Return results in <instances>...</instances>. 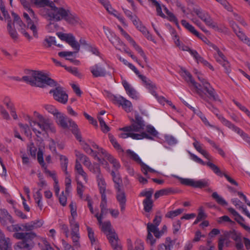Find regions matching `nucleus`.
Wrapping results in <instances>:
<instances>
[{"label": "nucleus", "mask_w": 250, "mask_h": 250, "mask_svg": "<svg viewBox=\"0 0 250 250\" xmlns=\"http://www.w3.org/2000/svg\"><path fill=\"white\" fill-rule=\"evenodd\" d=\"M58 0L51 2L49 8H43L41 14L48 21H59L64 20L68 9H65L59 3Z\"/></svg>", "instance_id": "obj_1"}, {"label": "nucleus", "mask_w": 250, "mask_h": 250, "mask_svg": "<svg viewBox=\"0 0 250 250\" xmlns=\"http://www.w3.org/2000/svg\"><path fill=\"white\" fill-rule=\"evenodd\" d=\"M15 238L21 240L17 243L16 250H31L34 246L33 239L36 237L34 232H16L13 234Z\"/></svg>", "instance_id": "obj_2"}, {"label": "nucleus", "mask_w": 250, "mask_h": 250, "mask_svg": "<svg viewBox=\"0 0 250 250\" xmlns=\"http://www.w3.org/2000/svg\"><path fill=\"white\" fill-rule=\"evenodd\" d=\"M34 126L37 131L34 132L37 137H40L43 132L55 131L52 121L48 118L44 117L41 114H38V121H36Z\"/></svg>", "instance_id": "obj_3"}, {"label": "nucleus", "mask_w": 250, "mask_h": 250, "mask_svg": "<svg viewBox=\"0 0 250 250\" xmlns=\"http://www.w3.org/2000/svg\"><path fill=\"white\" fill-rule=\"evenodd\" d=\"M55 117L56 122L59 125L63 128H71L72 133L75 135L77 139H79L81 138L78 125L74 121L61 112L58 113Z\"/></svg>", "instance_id": "obj_4"}, {"label": "nucleus", "mask_w": 250, "mask_h": 250, "mask_svg": "<svg viewBox=\"0 0 250 250\" xmlns=\"http://www.w3.org/2000/svg\"><path fill=\"white\" fill-rule=\"evenodd\" d=\"M194 13L208 27L216 31H220L217 24L211 18L209 14L200 8H195L193 10Z\"/></svg>", "instance_id": "obj_5"}, {"label": "nucleus", "mask_w": 250, "mask_h": 250, "mask_svg": "<svg viewBox=\"0 0 250 250\" xmlns=\"http://www.w3.org/2000/svg\"><path fill=\"white\" fill-rule=\"evenodd\" d=\"M34 76L36 79L35 86L44 87L47 85L51 87H54V86L57 84L56 81L48 77L42 72L35 71Z\"/></svg>", "instance_id": "obj_6"}, {"label": "nucleus", "mask_w": 250, "mask_h": 250, "mask_svg": "<svg viewBox=\"0 0 250 250\" xmlns=\"http://www.w3.org/2000/svg\"><path fill=\"white\" fill-rule=\"evenodd\" d=\"M173 176L178 179L182 185L192 187L194 188H202L209 186L208 180L207 179L195 180L193 179L181 178L177 175H174Z\"/></svg>", "instance_id": "obj_7"}, {"label": "nucleus", "mask_w": 250, "mask_h": 250, "mask_svg": "<svg viewBox=\"0 0 250 250\" xmlns=\"http://www.w3.org/2000/svg\"><path fill=\"white\" fill-rule=\"evenodd\" d=\"M55 88L51 89L50 93H52L54 99L63 104H65L68 101V95L63 89V88L61 86L57 83L56 85H55Z\"/></svg>", "instance_id": "obj_8"}, {"label": "nucleus", "mask_w": 250, "mask_h": 250, "mask_svg": "<svg viewBox=\"0 0 250 250\" xmlns=\"http://www.w3.org/2000/svg\"><path fill=\"white\" fill-rule=\"evenodd\" d=\"M0 9L5 20L8 21L7 24V30L11 37L16 40L18 39V34L15 29H13L11 25V21L8 11L6 10L5 5L1 0H0Z\"/></svg>", "instance_id": "obj_9"}, {"label": "nucleus", "mask_w": 250, "mask_h": 250, "mask_svg": "<svg viewBox=\"0 0 250 250\" xmlns=\"http://www.w3.org/2000/svg\"><path fill=\"white\" fill-rule=\"evenodd\" d=\"M57 35L61 40L66 42L70 45L76 51V52H79L80 49V45L76 40L75 37L72 34H66L59 32L57 33Z\"/></svg>", "instance_id": "obj_10"}, {"label": "nucleus", "mask_w": 250, "mask_h": 250, "mask_svg": "<svg viewBox=\"0 0 250 250\" xmlns=\"http://www.w3.org/2000/svg\"><path fill=\"white\" fill-rule=\"evenodd\" d=\"M142 82L145 86L148 89L149 92L154 96L160 103H163L165 100L163 97H159L156 92V86L150 79L146 76H141Z\"/></svg>", "instance_id": "obj_11"}, {"label": "nucleus", "mask_w": 250, "mask_h": 250, "mask_svg": "<svg viewBox=\"0 0 250 250\" xmlns=\"http://www.w3.org/2000/svg\"><path fill=\"white\" fill-rule=\"evenodd\" d=\"M181 74L188 83H190L192 85L194 86V87L196 89L197 92L200 97L206 100L205 97L202 93V90L200 88L201 85H199L195 82V81L192 79L191 75L185 69L183 68L181 69Z\"/></svg>", "instance_id": "obj_12"}, {"label": "nucleus", "mask_w": 250, "mask_h": 250, "mask_svg": "<svg viewBox=\"0 0 250 250\" xmlns=\"http://www.w3.org/2000/svg\"><path fill=\"white\" fill-rule=\"evenodd\" d=\"M93 77H104L107 74V71L104 64L99 62L89 67Z\"/></svg>", "instance_id": "obj_13"}, {"label": "nucleus", "mask_w": 250, "mask_h": 250, "mask_svg": "<svg viewBox=\"0 0 250 250\" xmlns=\"http://www.w3.org/2000/svg\"><path fill=\"white\" fill-rule=\"evenodd\" d=\"M145 130L146 131L142 132L141 133H138V135L141 136L139 137V140L143 139L144 138L153 140L155 137H157L159 134L158 132L155 128L151 125H145Z\"/></svg>", "instance_id": "obj_14"}, {"label": "nucleus", "mask_w": 250, "mask_h": 250, "mask_svg": "<svg viewBox=\"0 0 250 250\" xmlns=\"http://www.w3.org/2000/svg\"><path fill=\"white\" fill-rule=\"evenodd\" d=\"M103 29L107 38L116 48L119 49V46L124 45L123 42L121 41L120 38L108 27L104 26Z\"/></svg>", "instance_id": "obj_15"}, {"label": "nucleus", "mask_w": 250, "mask_h": 250, "mask_svg": "<svg viewBox=\"0 0 250 250\" xmlns=\"http://www.w3.org/2000/svg\"><path fill=\"white\" fill-rule=\"evenodd\" d=\"M207 166L218 176L220 177L224 176L227 181L230 183L231 184L235 185L236 186H238V183L235 181L233 179H232L230 176H229L227 174L222 172L220 168L216 166L213 163L210 162H208L207 164Z\"/></svg>", "instance_id": "obj_16"}, {"label": "nucleus", "mask_w": 250, "mask_h": 250, "mask_svg": "<svg viewBox=\"0 0 250 250\" xmlns=\"http://www.w3.org/2000/svg\"><path fill=\"white\" fill-rule=\"evenodd\" d=\"M203 88L207 93V98L214 101H220L218 95L209 83H205Z\"/></svg>", "instance_id": "obj_17"}, {"label": "nucleus", "mask_w": 250, "mask_h": 250, "mask_svg": "<svg viewBox=\"0 0 250 250\" xmlns=\"http://www.w3.org/2000/svg\"><path fill=\"white\" fill-rule=\"evenodd\" d=\"M133 24L136 26L138 30L142 33V34L149 40L153 41V37L150 34L146 28L144 26L142 22L135 16L134 20L133 21Z\"/></svg>", "instance_id": "obj_18"}, {"label": "nucleus", "mask_w": 250, "mask_h": 250, "mask_svg": "<svg viewBox=\"0 0 250 250\" xmlns=\"http://www.w3.org/2000/svg\"><path fill=\"white\" fill-rule=\"evenodd\" d=\"M229 212L233 215L235 218V220L246 231L250 233V227L244 224L245 220L234 208H228Z\"/></svg>", "instance_id": "obj_19"}, {"label": "nucleus", "mask_w": 250, "mask_h": 250, "mask_svg": "<svg viewBox=\"0 0 250 250\" xmlns=\"http://www.w3.org/2000/svg\"><path fill=\"white\" fill-rule=\"evenodd\" d=\"M107 238L114 250H122L121 244L116 232L107 234Z\"/></svg>", "instance_id": "obj_20"}, {"label": "nucleus", "mask_w": 250, "mask_h": 250, "mask_svg": "<svg viewBox=\"0 0 250 250\" xmlns=\"http://www.w3.org/2000/svg\"><path fill=\"white\" fill-rule=\"evenodd\" d=\"M145 128V125L133 123L131 125L121 128L120 130L124 132H139L141 133L142 132H144Z\"/></svg>", "instance_id": "obj_21"}, {"label": "nucleus", "mask_w": 250, "mask_h": 250, "mask_svg": "<svg viewBox=\"0 0 250 250\" xmlns=\"http://www.w3.org/2000/svg\"><path fill=\"white\" fill-rule=\"evenodd\" d=\"M116 198L119 203L121 211H124L125 208V203L126 201V196L125 191L122 188L116 189Z\"/></svg>", "instance_id": "obj_22"}, {"label": "nucleus", "mask_w": 250, "mask_h": 250, "mask_svg": "<svg viewBox=\"0 0 250 250\" xmlns=\"http://www.w3.org/2000/svg\"><path fill=\"white\" fill-rule=\"evenodd\" d=\"M116 101L126 112L128 113L132 111L133 106L132 103L129 100L122 96H120L116 98Z\"/></svg>", "instance_id": "obj_23"}, {"label": "nucleus", "mask_w": 250, "mask_h": 250, "mask_svg": "<svg viewBox=\"0 0 250 250\" xmlns=\"http://www.w3.org/2000/svg\"><path fill=\"white\" fill-rule=\"evenodd\" d=\"M122 83L127 94L130 97L136 100L138 98L137 92L125 80H123Z\"/></svg>", "instance_id": "obj_24"}, {"label": "nucleus", "mask_w": 250, "mask_h": 250, "mask_svg": "<svg viewBox=\"0 0 250 250\" xmlns=\"http://www.w3.org/2000/svg\"><path fill=\"white\" fill-rule=\"evenodd\" d=\"M64 20L68 23L73 25L80 24L81 22L78 16L74 13H71L68 9Z\"/></svg>", "instance_id": "obj_25"}, {"label": "nucleus", "mask_w": 250, "mask_h": 250, "mask_svg": "<svg viewBox=\"0 0 250 250\" xmlns=\"http://www.w3.org/2000/svg\"><path fill=\"white\" fill-rule=\"evenodd\" d=\"M77 140L81 143V145L86 153L93 156L95 159L97 158L100 163H102V160L97 156V152L96 151H94L84 141H82L81 136L79 139Z\"/></svg>", "instance_id": "obj_26"}, {"label": "nucleus", "mask_w": 250, "mask_h": 250, "mask_svg": "<svg viewBox=\"0 0 250 250\" xmlns=\"http://www.w3.org/2000/svg\"><path fill=\"white\" fill-rule=\"evenodd\" d=\"M76 53H77L76 51H62L59 52L58 55L61 57L65 58L66 60L69 61L75 64L79 65L80 63L79 61L75 59L74 55Z\"/></svg>", "instance_id": "obj_27"}, {"label": "nucleus", "mask_w": 250, "mask_h": 250, "mask_svg": "<svg viewBox=\"0 0 250 250\" xmlns=\"http://www.w3.org/2000/svg\"><path fill=\"white\" fill-rule=\"evenodd\" d=\"M101 150L102 151V154L104 158L107 159L108 161L113 165V167L115 169L118 170L120 168V165L117 159L107 153L105 150L101 149Z\"/></svg>", "instance_id": "obj_28"}, {"label": "nucleus", "mask_w": 250, "mask_h": 250, "mask_svg": "<svg viewBox=\"0 0 250 250\" xmlns=\"http://www.w3.org/2000/svg\"><path fill=\"white\" fill-rule=\"evenodd\" d=\"M193 140H194V142L193 143V146L195 149L200 153L207 159L208 160H211L212 159L211 156L206 150L202 148L201 145L199 142L197 141L195 138H193Z\"/></svg>", "instance_id": "obj_29"}, {"label": "nucleus", "mask_w": 250, "mask_h": 250, "mask_svg": "<svg viewBox=\"0 0 250 250\" xmlns=\"http://www.w3.org/2000/svg\"><path fill=\"white\" fill-rule=\"evenodd\" d=\"M42 225V223L38 220L21 224V228H22L21 231H31L35 228L40 227Z\"/></svg>", "instance_id": "obj_30"}, {"label": "nucleus", "mask_w": 250, "mask_h": 250, "mask_svg": "<svg viewBox=\"0 0 250 250\" xmlns=\"http://www.w3.org/2000/svg\"><path fill=\"white\" fill-rule=\"evenodd\" d=\"M87 163L85 164V166L90 171L96 175L97 177L99 175H102L100 165L96 163L92 164L90 161H86Z\"/></svg>", "instance_id": "obj_31"}, {"label": "nucleus", "mask_w": 250, "mask_h": 250, "mask_svg": "<svg viewBox=\"0 0 250 250\" xmlns=\"http://www.w3.org/2000/svg\"><path fill=\"white\" fill-rule=\"evenodd\" d=\"M229 234V232L226 231L223 235L219 237L218 243V250H223V248L225 246H229V240L228 237Z\"/></svg>", "instance_id": "obj_32"}, {"label": "nucleus", "mask_w": 250, "mask_h": 250, "mask_svg": "<svg viewBox=\"0 0 250 250\" xmlns=\"http://www.w3.org/2000/svg\"><path fill=\"white\" fill-rule=\"evenodd\" d=\"M175 242L171 240L170 237L166 239L165 243H162L158 246L157 250H172Z\"/></svg>", "instance_id": "obj_33"}, {"label": "nucleus", "mask_w": 250, "mask_h": 250, "mask_svg": "<svg viewBox=\"0 0 250 250\" xmlns=\"http://www.w3.org/2000/svg\"><path fill=\"white\" fill-rule=\"evenodd\" d=\"M147 230L148 233H153L157 238H159L164 234V231L159 230L157 225H155L151 223H148L147 224Z\"/></svg>", "instance_id": "obj_34"}, {"label": "nucleus", "mask_w": 250, "mask_h": 250, "mask_svg": "<svg viewBox=\"0 0 250 250\" xmlns=\"http://www.w3.org/2000/svg\"><path fill=\"white\" fill-rule=\"evenodd\" d=\"M23 17L26 20L27 27L30 28L32 31L33 36L35 38H38V32L36 26L33 22L32 20L30 19L28 14L26 13H24Z\"/></svg>", "instance_id": "obj_35"}, {"label": "nucleus", "mask_w": 250, "mask_h": 250, "mask_svg": "<svg viewBox=\"0 0 250 250\" xmlns=\"http://www.w3.org/2000/svg\"><path fill=\"white\" fill-rule=\"evenodd\" d=\"M97 181L100 190V192L101 194V197H102V196H103L104 195H106L105 190L106 184L102 175H99L97 177Z\"/></svg>", "instance_id": "obj_36"}, {"label": "nucleus", "mask_w": 250, "mask_h": 250, "mask_svg": "<svg viewBox=\"0 0 250 250\" xmlns=\"http://www.w3.org/2000/svg\"><path fill=\"white\" fill-rule=\"evenodd\" d=\"M211 47L216 52V53L214 54V57L217 62L221 63L226 60L225 56L216 45L211 44Z\"/></svg>", "instance_id": "obj_37"}, {"label": "nucleus", "mask_w": 250, "mask_h": 250, "mask_svg": "<svg viewBox=\"0 0 250 250\" xmlns=\"http://www.w3.org/2000/svg\"><path fill=\"white\" fill-rule=\"evenodd\" d=\"M75 170L79 175L82 176L83 177L84 180L86 182H87L88 180L87 174L83 170L82 165L81 164L80 162L78 161V159L76 160Z\"/></svg>", "instance_id": "obj_38"}, {"label": "nucleus", "mask_w": 250, "mask_h": 250, "mask_svg": "<svg viewBox=\"0 0 250 250\" xmlns=\"http://www.w3.org/2000/svg\"><path fill=\"white\" fill-rule=\"evenodd\" d=\"M231 202L236 208L242 209L243 213L250 219V213L246 208L244 207L243 203L239 200L237 198L232 199Z\"/></svg>", "instance_id": "obj_39"}, {"label": "nucleus", "mask_w": 250, "mask_h": 250, "mask_svg": "<svg viewBox=\"0 0 250 250\" xmlns=\"http://www.w3.org/2000/svg\"><path fill=\"white\" fill-rule=\"evenodd\" d=\"M181 24L183 26H184L187 30H188L189 32L192 33L193 35L198 37L199 38H201V35L195 30V28L188 22H187L186 20H183L181 21Z\"/></svg>", "instance_id": "obj_40"}, {"label": "nucleus", "mask_w": 250, "mask_h": 250, "mask_svg": "<svg viewBox=\"0 0 250 250\" xmlns=\"http://www.w3.org/2000/svg\"><path fill=\"white\" fill-rule=\"evenodd\" d=\"M101 202L100 203V207L101 208V213L99 214L102 216L105 215L107 213L108 209L107 208V200L106 195H103L101 197Z\"/></svg>", "instance_id": "obj_41"}, {"label": "nucleus", "mask_w": 250, "mask_h": 250, "mask_svg": "<svg viewBox=\"0 0 250 250\" xmlns=\"http://www.w3.org/2000/svg\"><path fill=\"white\" fill-rule=\"evenodd\" d=\"M34 73L35 71H31L29 75L22 77V80L32 86H35L36 79Z\"/></svg>", "instance_id": "obj_42"}, {"label": "nucleus", "mask_w": 250, "mask_h": 250, "mask_svg": "<svg viewBox=\"0 0 250 250\" xmlns=\"http://www.w3.org/2000/svg\"><path fill=\"white\" fill-rule=\"evenodd\" d=\"M61 166L62 170L64 172L65 175H68L67 166L68 164V158L64 155H59Z\"/></svg>", "instance_id": "obj_43"}, {"label": "nucleus", "mask_w": 250, "mask_h": 250, "mask_svg": "<svg viewBox=\"0 0 250 250\" xmlns=\"http://www.w3.org/2000/svg\"><path fill=\"white\" fill-rule=\"evenodd\" d=\"M111 174L112 176L113 180L115 183L114 187L115 189L121 188L122 180L119 175L116 174V173L113 171L111 172Z\"/></svg>", "instance_id": "obj_44"}, {"label": "nucleus", "mask_w": 250, "mask_h": 250, "mask_svg": "<svg viewBox=\"0 0 250 250\" xmlns=\"http://www.w3.org/2000/svg\"><path fill=\"white\" fill-rule=\"evenodd\" d=\"M102 230L104 232L106 236H107V234L115 233V231L111 229V225L109 221L104 222L102 226Z\"/></svg>", "instance_id": "obj_45"}, {"label": "nucleus", "mask_w": 250, "mask_h": 250, "mask_svg": "<svg viewBox=\"0 0 250 250\" xmlns=\"http://www.w3.org/2000/svg\"><path fill=\"white\" fill-rule=\"evenodd\" d=\"M126 153L128 155V156L132 160H134L136 162H137L138 164H140L141 166H142V163H144L141 159L140 158L139 156L135 153L134 151L128 149L126 150Z\"/></svg>", "instance_id": "obj_46"}, {"label": "nucleus", "mask_w": 250, "mask_h": 250, "mask_svg": "<svg viewBox=\"0 0 250 250\" xmlns=\"http://www.w3.org/2000/svg\"><path fill=\"white\" fill-rule=\"evenodd\" d=\"M140 136V135H138V133L131 132H125V133H122L119 135V137L121 138L125 139L128 137H130L134 140H139V137Z\"/></svg>", "instance_id": "obj_47"}, {"label": "nucleus", "mask_w": 250, "mask_h": 250, "mask_svg": "<svg viewBox=\"0 0 250 250\" xmlns=\"http://www.w3.org/2000/svg\"><path fill=\"white\" fill-rule=\"evenodd\" d=\"M31 3L37 7H44L50 3L49 0H30Z\"/></svg>", "instance_id": "obj_48"}, {"label": "nucleus", "mask_w": 250, "mask_h": 250, "mask_svg": "<svg viewBox=\"0 0 250 250\" xmlns=\"http://www.w3.org/2000/svg\"><path fill=\"white\" fill-rule=\"evenodd\" d=\"M71 229V234L79 232V224L76 221L70 220L69 221Z\"/></svg>", "instance_id": "obj_49"}, {"label": "nucleus", "mask_w": 250, "mask_h": 250, "mask_svg": "<svg viewBox=\"0 0 250 250\" xmlns=\"http://www.w3.org/2000/svg\"><path fill=\"white\" fill-rule=\"evenodd\" d=\"M212 198L215 200L217 203L222 206H226L228 203L226 200L221 196H220L216 192H214L212 194Z\"/></svg>", "instance_id": "obj_50"}, {"label": "nucleus", "mask_w": 250, "mask_h": 250, "mask_svg": "<svg viewBox=\"0 0 250 250\" xmlns=\"http://www.w3.org/2000/svg\"><path fill=\"white\" fill-rule=\"evenodd\" d=\"M184 211V209L178 208L175 210L168 211L165 215V217L168 218H173L174 217L178 216Z\"/></svg>", "instance_id": "obj_51"}, {"label": "nucleus", "mask_w": 250, "mask_h": 250, "mask_svg": "<svg viewBox=\"0 0 250 250\" xmlns=\"http://www.w3.org/2000/svg\"><path fill=\"white\" fill-rule=\"evenodd\" d=\"M21 4L23 6V7L26 9L27 11L29 13L31 16L33 17V19H36L35 14L33 10L31 8V4L30 2L27 1L26 0H24L22 2H21Z\"/></svg>", "instance_id": "obj_52"}, {"label": "nucleus", "mask_w": 250, "mask_h": 250, "mask_svg": "<svg viewBox=\"0 0 250 250\" xmlns=\"http://www.w3.org/2000/svg\"><path fill=\"white\" fill-rule=\"evenodd\" d=\"M71 235V239L73 243V245L76 248H80L81 245L80 243V233H72Z\"/></svg>", "instance_id": "obj_53"}, {"label": "nucleus", "mask_w": 250, "mask_h": 250, "mask_svg": "<svg viewBox=\"0 0 250 250\" xmlns=\"http://www.w3.org/2000/svg\"><path fill=\"white\" fill-rule=\"evenodd\" d=\"M164 138L165 142L169 146L175 145L178 143L177 139L170 135H166Z\"/></svg>", "instance_id": "obj_54"}, {"label": "nucleus", "mask_w": 250, "mask_h": 250, "mask_svg": "<svg viewBox=\"0 0 250 250\" xmlns=\"http://www.w3.org/2000/svg\"><path fill=\"white\" fill-rule=\"evenodd\" d=\"M19 126L27 136L30 137L31 136V131L30 128L31 127L29 125L19 123Z\"/></svg>", "instance_id": "obj_55"}, {"label": "nucleus", "mask_w": 250, "mask_h": 250, "mask_svg": "<svg viewBox=\"0 0 250 250\" xmlns=\"http://www.w3.org/2000/svg\"><path fill=\"white\" fill-rule=\"evenodd\" d=\"M172 190L170 188H165L157 191L154 194L155 199H158L161 196L168 195Z\"/></svg>", "instance_id": "obj_56"}, {"label": "nucleus", "mask_w": 250, "mask_h": 250, "mask_svg": "<svg viewBox=\"0 0 250 250\" xmlns=\"http://www.w3.org/2000/svg\"><path fill=\"white\" fill-rule=\"evenodd\" d=\"M109 139L110 142L111 143V144H112L115 148H116L119 151H123V149H122L121 146L117 142L116 139L114 138V137L113 135L109 134Z\"/></svg>", "instance_id": "obj_57"}, {"label": "nucleus", "mask_w": 250, "mask_h": 250, "mask_svg": "<svg viewBox=\"0 0 250 250\" xmlns=\"http://www.w3.org/2000/svg\"><path fill=\"white\" fill-rule=\"evenodd\" d=\"M143 204L145 211L147 212L150 211L153 207V201L152 199L144 200Z\"/></svg>", "instance_id": "obj_58"}, {"label": "nucleus", "mask_w": 250, "mask_h": 250, "mask_svg": "<svg viewBox=\"0 0 250 250\" xmlns=\"http://www.w3.org/2000/svg\"><path fill=\"white\" fill-rule=\"evenodd\" d=\"M6 229L9 232H18L21 231L22 228L21 225L11 224V225L7 226Z\"/></svg>", "instance_id": "obj_59"}, {"label": "nucleus", "mask_w": 250, "mask_h": 250, "mask_svg": "<svg viewBox=\"0 0 250 250\" xmlns=\"http://www.w3.org/2000/svg\"><path fill=\"white\" fill-rule=\"evenodd\" d=\"M75 155L77 157L76 159H78L79 162L83 161L84 166L85 164L87 163L86 161L89 160V159L87 156L78 151L75 150Z\"/></svg>", "instance_id": "obj_60"}, {"label": "nucleus", "mask_w": 250, "mask_h": 250, "mask_svg": "<svg viewBox=\"0 0 250 250\" xmlns=\"http://www.w3.org/2000/svg\"><path fill=\"white\" fill-rule=\"evenodd\" d=\"M86 229L88 232V236L90 241L91 244L93 245L95 244L96 240L95 237L94 232L92 229L89 226H86Z\"/></svg>", "instance_id": "obj_61"}, {"label": "nucleus", "mask_w": 250, "mask_h": 250, "mask_svg": "<svg viewBox=\"0 0 250 250\" xmlns=\"http://www.w3.org/2000/svg\"><path fill=\"white\" fill-rule=\"evenodd\" d=\"M44 107L49 113L53 114L55 117L60 112L54 106L51 104H45L44 105Z\"/></svg>", "instance_id": "obj_62"}, {"label": "nucleus", "mask_w": 250, "mask_h": 250, "mask_svg": "<svg viewBox=\"0 0 250 250\" xmlns=\"http://www.w3.org/2000/svg\"><path fill=\"white\" fill-rule=\"evenodd\" d=\"M24 119L26 121L28 122L30 126L31 127L32 130L33 132H36L37 130L35 128V124L36 121L34 120L32 118H31L28 115H26L24 117Z\"/></svg>", "instance_id": "obj_63"}, {"label": "nucleus", "mask_w": 250, "mask_h": 250, "mask_svg": "<svg viewBox=\"0 0 250 250\" xmlns=\"http://www.w3.org/2000/svg\"><path fill=\"white\" fill-rule=\"evenodd\" d=\"M37 160L42 168L47 166L44 162L43 152L40 149H39L37 153Z\"/></svg>", "instance_id": "obj_64"}]
</instances>
